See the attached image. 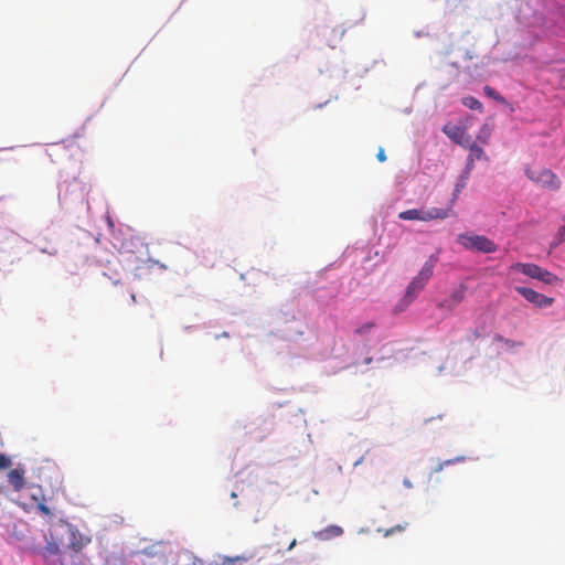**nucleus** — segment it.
<instances>
[{"mask_svg": "<svg viewBox=\"0 0 565 565\" xmlns=\"http://www.w3.org/2000/svg\"><path fill=\"white\" fill-rule=\"evenodd\" d=\"M510 269L520 271L547 285H555L559 280L556 275L533 263H515L510 266Z\"/></svg>", "mask_w": 565, "mask_h": 565, "instance_id": "7ed1b4c3", "label": "nucleus"}, {"mask_svg": "<svg viewBox=\"0 0 565 565\" xmlns=\"http://www.w3.org/2000/svg\"><path fill=\"white\" fill-rule=\"evenodd\" d=\"M466 291L467 287L460 285L458 288L451 290L445 299L437 302V308L451 312L465 300Z\"/></svg>", "mask_w": 565, "mask_h": 565, "instance_id": "423d86ee", "label": "nucleus"}, {"mask_svg": "<svg viewBox=\"0 0 565 565\" xmlns=\"http://www.w3.org/2000/svg\"><path fill=\"white\" fill-rule=\"evenodd\" d=\"M153 556L151 557V561L147 564V565H156V563L153 562Z\"/></svg>", "mask_w": 565, "mask_h": 565, "instance_id": "bb28decb", "label": "nucleus"}, {"mask_svg": "<svg viewBox=\"0 0 565 565\" xmlns=\"http://www.w3.org/2000/svg\"><path fill=\"white\" fill-rule=\"evenodd\" d=\"M398 218L403 221H420V209H411L399 212Z\"/></svg>", "mask_w": 565, "mask_h": 565, "instance_id": "ddd939ff", "label": "nucleus"}, {"mask_svg": "<svg viewBox=\"0 0 565 565\" xmlns=\"http://www.w3.org/2000/svg\"><path fill=\"white\" fill-rule=\"evenodd\" d=\"M38 510L44 515H51L49 507H46L43 502H40L38 504Z\"/></svg>", "mask_w": 565, "mask_h": 565, "instance_id": "412c9836", "label": "nucleus"}, {"mask_svg": "<svg viewBox=\"0 0 565 565\" xmlns=\"http://www.w3.org/2000/svg\"><path fill=\"white\" fill-rule=\"evenodd\" d=\"M405 486L411 487V483L408 481H405Z\"/></svg>", "mask_w": 565, "mask_h": 565, "instance_id": "7c9ffc66", "label": "nucleus"}, {"mask_svg": "<svg viewBox=\"0 0 565 565\" xmlns=\"http://www.w3.org/2000/svg\"><path fill=\"white\" fill-rule=\"evenodd\" d=\"M406 526H407V523L398 524L395 527H391L390 530H386L384 532V535L388 536V535H392L395 531H404L406 529Z\"/></svg>", "mask_w": 565, "mask_h": 565, "instance_id": "aec40b11", "label": "nucleus"}, {"mask_svg": "<svg viewBox=\"0 0 565 565\" xmlns=\"http://www.w3.org/2000/svg\"><path fill=\"white\" fill-rule=\"evenodd\" d=\"M514 290L537 308H547L554 303V298L540 294L532 288L516 286Z\"/></svg>", "mask_w": 565, "mask_h": 565, "instance_id": "39448f33", "label": "nucleus"}, {"mask_svg": "<svg viewBox=\"0 0 565 565\" xmlns=\"http://www.w3.org/2000/svg\"><path fill=\"white\" fill-rule=\"evenodd\" d=\"M296 545V540H292L291 543L288 546V551L292 550Z\"/></svg>", "mask_w": 565, "mask_h": 565, "instance_id": "393cba45", "label": "nucleus"}, {"mask_svg": "<svg viewBox=\"0 0 565 565\" xmlns=\"http://www.w3.org/2000/svg\"><path fill=\"white\" fill-rule=\"evenodd\" d=\"M558 237H559V241H564L565 239V226L561 227L558 230Z\"/></svg>", "mask_w": 565, "mask_h": 565, "instance_id": "b1692460", "label": "nucleus"}, {"mask_svg": "<svg viewBox=\"0 0 565 565\" xmlns=\"http://www.w3.org/2000/svg\"><path fill=\"white\" fill-rule=\"evenodd\" d=\"M437 263L438 256L436 254L430 255L429 258L423 265L417 276H415L408 284L404 297V299L407 301L406 305L412 302L428 284V281L434 275V269Z\"/></svg>", "mask_w": 565, "mask_h": 565, "instance_id": "f257e3e1", "label": "nucleus"}, {"mask_svg": "<svg viewBox=\"0 0 565 565\" xmlns=\"http://www.w3.org/2000/svg\"><path fill=\"white\" fill-rule=\"evenodd\" d=\"M461 102L466 107H468L472 110H477L479 113L483 111L482 104L473 96L463 97Z\"/></svg>", "mask_w": 565, "mask_h": 565, "instance_id": "4468645a", "label": "nucleus"}, {"mask_svg": "<svg viewBox=\"0 0 565 565\" xmlns=\"http://www.w3.org/2000/svg\"><path fill=\"white\" fill-rule=\"evenodd\" d=\"M374 327H375V324L373 322H366V323L360 326L359 328H356L355 333L359 335L367 334Z\"/></svg>", "mask_w": 565, "mask_h": 565, "instance_id": "2eb2a0df", "label": "nucleus"}, {"mask_svg": "<svg viewBox=\"0 0 565 565\" xmlns=\"http://www.w3.org/2000/svg\"><path fill=\"white\" fill-rule=\"evenodd\" d=\"M89 542H90L89 537L82 535L79 532H77L75 530H71L70 547L73 551L79 552Z\"/></svg>", "mask_w": 565, "mask_h": 565, "instance_id": "9d476101", "label": "nucleus"}, {"mask_svg": "<svg viewBox=\"0 0 565 565\" xmlns=\"http://www.w3.org/2000/svg\"><path fill=\"white\" fill-rule=\"evenodd\" d=\"M457 243L468 250H476L486 254L494 253L497 250V245L484 235L459 234Z\"/></svg>", "mask_w": 565, "mask_h": 565, "instance_id": "f03ea898", "label": "nucleus"}, {"mask_svg": "<svg viewBox=\"0 0 565 565\" xmlns=\"http://www.w3.org/2000/svg\"><path fill=\"white\" fill-rule=\"evenodd\" d=\"M455 213L452 211L451 204H449L445 209L431 207V209H420V221L429 222L433 220H446L452 216Z\"/></svg>", "mask_w": 565, "mask_h": 565, "instance_id": "0eeeda50", "label": "nucleus"}, {"mask_svg": "<svg viewBox=\"0 0 565 565\" xmlns=\"http://www.w3.org/2000/svg\"><path fill=\"white\" fill-rule=\"evenodd\" d=\"M443 132L458 145L466 146V142L468 143V139L465 140L466 129L463 127L448 122L443 127Z\"/></svg>", "mask_w": 565, "mask_h": 565, "instance_id": "6e6552de", "label": "nucleus"}, {"mask_svg": "<svg viewBox=\"0 0 565 565\" xmlns=\"http://www.w3.org/2000/svg\"><path fill=\"white\" fill-rule=\"evenodd\" d=\"M473 163H475V158L473 157H468L467 166H466V170H465V171H468V175L470 174V171L473 168Z\"/></svg>", "mask_w": 565, "mask_h": 565, "instance_id": "4be33fe9", "label": "nucleus"}, {"mask_svg": "<svg viewBox=\"0 0 565 565\" xmlns=\"http://www.w3.org/2000/svg\"><path fill=\"white\" fill-rule=\"evenodd\" d=\"M463 460H465V457H456L454 459L446 460L444 463H439L438 467L435 468V471L439 472V471L443 470L445 465H451V463H456V462H461Z\"/></svg>", "mask_w": 565, "mask_h": 565, "instance_id": "a211bd4d", "label": "nucleus"}, {"mask_svg": "<svg viewBox=\"0 0 565 565\" xmlns=\"http://www.w3.org/2000/svg\"><path fill=\"white\" fill-rule=\"evenodd\" d=\"M486 130L487 132L489 131V128H487L486 126L482 127L481 131Z\"/></svg>", "mask_w": 565, "mask_h": 565, "instance_id": "cd10ccee", "label": "nucleus"}, {"mask_svg": "<svg viewBox=\"0 0 565 565\" xmlns=\"http://www.w3.org/2000/svg\"><path fill=\"white\" fill-rule=\"evenodd\" d=\"M376 158L379 161L381 162H384L386 160V156H385V152H384V149H380L377 154H376Z\"/></svg>", "mask_w": 565, "mask_h": 565, "instance_id": "5701e85b", "label": "nucleus"}, {"mask_svg": "<svg viewBox=\"0 0 565 565\" xmlns=\"http://www.w3.org/2000/svg\"><path fill=\"white\" fill-rule=\"evenodd\" d=\"M235 559H236V561H248V557H245V556H237Z\"/></svg>", "mask_w": 565, "mask_h": 565, "instance_id": "a878e982", "label": "nucleus"}, {"mask_svg": "<svg viewBox=\"0 0 565 565\" xmlns=\"http://www.w3.org/2000/svg\"><path fill=\"white\" fill-rule=\"evenodd\" d=\"M483 92H484V94H486L487 96L492 97V98H494V99H497V100H502V99H503V98H502V97H501V96L495 92V89H494V88H492V87H490V86H488V85L483 87Z\"/></svg>", "mask_w": 565, "mask_h": 565, "instance_id": "f3484780", "label": "nucleus"}, {"mask_svg": "<svg viewBox=\"0 0 565 565\" xmlns=\"http://www.w3.org/2000/svg\"><path fill=\"white\" fill-rule=\"evenodd\" d=\"M11 463V459L8 456L0 454V469L9 468Z\"/></svg>", "mask_w": 565, "mask_h": 565, "instance_id": "6ab92c4d", "label": "nucleus"}, {"mask_svg": "<svg viewBox=\"0 0 565 565\" xmlns=\"http://www.w3.org/2000/svg\"><path fill=\"white\" fill-rule=\"evenodd\" d=\"M526 177L533 181L534 183L547 188L550 190H558L561 188V180L550 169L541 168V169H531L527 168L525 170Z\"/></svg>", "mask_w": 565, "mask_h": 565, "instance_id": "20e7f679", "label": "nucleus"}, {"mask_svg": "<svg viewBox=\"0 0 565 565\" xmlns=\"http://www.w3.org/2000/svg\"><path fill=\"white\" fill-rule=\"evenodd\" d=\"M469 148H470L469 157H473L475 161L479 160L482 157L483 150L481 147L477 146L476 143H472Z\"/></svg>", "mask_w": 565, "mask_h": 565, "instance_id": "dca6fc26", "label": "nucleus"}, {"mask_svg": "<svg viewBox=\"0 0 565 565\" xmlns=\"http://www.w3.org/2000/svg\"><path fill=\"white\" fill-rule=\"evenodd\" d=\"M25 470L22 468H15L9 471L8 482L12 486L14 491H21L25 486L24 478Z\"/></svg>", "mask_w": 565, "mask_h": 565, "instance_id": "1a4fd4ad", "label": "nucleus"}, {"mask_svg": "<svg viewBox=\"0 0 565 565\" xmlns=\"http://www.w3.org/2000/svg\"><path fill=\"white\" fill-rule=\"evenodd\" d=\"M131 299H132V301L136 300V296L134 294L131 295Z\"/></svg>", "mask_w": 565, "mask_h": 565, "instance_id": "c756f323", "label": "nucleus"}, {"mask_svg": "<svg viewBox=\"0 0 565 565\" xmlns=\"http://www.w3.org/2000/svg\"><path fill=\"white\" fill-rule=\"evenodd\" d=\"M486 130L487 132L489 131V128H487L486 126L482 127L481 131Z\"/></svg>", "mask_w": 565, "mask_h": 565, "instance_id": "c85d7f7f", "label": "nucleus"}, {"mask_svg": "<svg viewBox=\"0 0 565 565\" xmlns=\"http://www.w3.org/2000/svg\"><path fill=\"white\" fill-rule=\"evenodd\" d=\"M469 177H468V171H465L460 177H459V180L458 182L456 183L455 185V190H454V193H452V200H451V205L452 203L457 200L459 193L465 189L466 184H467V181H468Z\"/></svg>", "mask_w": 565, "mask_h": 565, "instance_id": "f8f14e48", "label": "nucleus"}, {"mask_svg": "<svg viewBox=\"0 0 565 565\" xmlns=\"http://www.w3.org/2000/svg\"><path fill=\"white\" fill-rule=\"evenodd\" d=\"M343 533V530L338 525H329L324 530L320 531L317 536L322 540H328L331 537L340 536Z\"/></svg>", "mask_w": 565, "mask_h": 565, "instance_id": "9b49d317", "label": "nucleus"}]
</instances>
